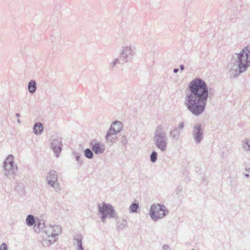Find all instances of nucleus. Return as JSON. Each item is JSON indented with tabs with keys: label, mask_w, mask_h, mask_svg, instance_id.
I'll list each match as a JSON object with an SVG mask.
<instances>
[{
	"label": "nucleus",
	"mask_w": 250,
	"mask_h": 250,
	"mask_svg": "<svg viewBox=\"0 0 250 250\" xmlns=\"http://www.w3.org/2000/svg\"><path fill=\"white\" fill-rule=\"evenodd\" d=\"M188 87L190 93L187 96L185 104L192 113L199 115L205 109L208 95V87L204 81L195 79L190 83Z\"/></svg>",
	"instance_id": "obj_1"
},
{
	"label": "nucleus",
	"mask_w": 250,
	"mask_h": 250,
	"mask_svg": "<svg viewBox=\"0 0 250 250\" xmlns=\"http://www.w3.org/2000/svg\"><path fill=\"white\" fill-rule=\"evenodd\" d=\"M238 66L240 72L244 71L250 65V48L245 47L238 55Z\"/></svg>",
	"instance_id": "obj_2"
},
{
	"label": "nucleus",
	"mask_w": 250,
	"mask_h": 250,
	"mask_svg": "<svg viewBox=\"0 0 250 250\" xmlns=\"http://www.w3.org/2000/svg\"><path fill=\"white\" fill-rule=\"evenodd\" d=\"M166 213L165 206L156 204L151 206L149 215L153 220L157 221L166 216Z\"/></svg>",
	"instance_id": "obj_3"
},
{
	"label": "nucleus",
	"mask_w": 250,
	"mask_h": 250,
	"mask_svg": "<svg viewBox=\"0 0 250 250\" xmlns=\"http://www.w3.org/2000/svg\"><path fill=\"white\" fill-rule=\"evenodd\" d=\"M122 129V124L120 122H115L113 123L106 135V138L108 141H111L112 139H116V134L120 131Z\"/></svg>",
	"instance_id": "obj_4"
},
{
	"label": "nucleus",
	"mask_w": 250,
	"mask_h": 250,
	"mask_svg": "<svg viewBox=\"0 0 250 250\" xmlns=\"http://www.w3.org/2000/svg\"><path fill=\"white\" fill-rule=\"evenodd\" d=\"M99 209L100 212L102 214V219L103 222L105 218L107 216L114 217V210L110 205L103 203L99 206Z\"/></svg>",
	"instance_id": "obj_5"
},
{
	"label": "nucleus",
	"mask_w": 250,
	"mask_h": 250,
	"mask_svg": "<svg viewBox=\"0 0 250 250\" xmlns=\"http://www.w3.org/2000/svg\"><path fill=\"white\" fill-rule=\"evenodd\" d=\"M92 149L95 154H99L103 153L104 150V146L99 142H93L91 143Z\"/></svg>",
	"instance_id": "obj_6"
},
{
	"label": "nucleus",
	"mask_w": 250,
	"mask_h": 250,
	"mask_svg": "<svg viewBox=\"0 0 250 250\" xmlns=\"http://www.w3.org/2000/svg\"><path fill=\"white\" fill-rule=\"evenodd\" d=\"M156 146L161 150L164 151L166 149V144L164 138L161 137L159 134L156 135Z\"/></svg>",
	"instance_id": "obj_7"
},
{
	"label": "nucleus",
	"mask_w": 250,
	"mask_h": 250,
	"mask_svg": "<svg viewBox=\"0 0 250 250\" xmlns=\"http://www.w3.org/2000/svg\"><path fill=\"white\" fill-rule=\"evenodd\" d=\"M48 183L51 186L54 185L57 180V175L55 171H51L47 176Z\"/></svg>",
	"instance_id": "obj_8"
},
{
	"label": "nucleus",
	"mask_w": 250,
	"mask_h": 250,
	"mask_svg": "<svg viewBox=\"0 0 250 250\" xmlns=\"http://www.w3.org/2000/svg\"><path fill=\"white\" fill-rule=\"evenodd\" d=\"M14 157L12 155L9 156L4 162V167L6 170H10L13 167Z\"/></svg>",
	"instance_id": "obj_9"
},
{
	"label": "nucleus",
	"mask_w": 250,
	"mask_h": 250,
	"mask_svg": "<svg viewBox=\"0 0 250 250\" xmlns=\"http://www.w3.org/2000/svg\"><path fill=\"white\" fill-rule=\"evenodd\" d=\"M50 230L51 232V236L55 237L59 234H60L62 232V228L59 226H53L50 228Z\"/></svg>",
	"instance_id": "obj_10"
},
{
	"label": "nucleus",
	"mask_w": 250,
	"mask_h": 250,
	"mask_svg": "<svg viewBox=\"0 0 250 250\" xmlns=\"http://www.w3.org/2000/svg\"><path fill=\"white\" fill-rule=\"evenodd\" d=\"M195 131L196 132V135L195 137V139L196 141L199 143L201 140L202 138V134L201 132V128L200 126L199 125H197L194 127Z\"/></svg>",
	"instance_id": "obj_11"
},
{
	"label": "nucleus",
	"mask_w": 250,
	"mask_h": 250,
	"mask_svg": "<svg viewBox=\"0 0 250 250\" xmlns=\"http://www.w3.org/2000/svg\"><path fill=\"white\" fill-rule=\"evenodd\" d=\"M43 129V125L41 123H36L34 125V130L35 134H40Z\"/></svg>",
	"instance_id": "obj_12"
},
{
	"label": "nucleus",
	"mask_w": 250,
	"mask_h": 250,
	"mask_svg": "<svg viewBox=\"0 0 250 250\" xmlns=\"http://www.w3.org/2000/svg\"><path fill=\"white\" fill-rule=\"evenodd\" d=\"M36 89V83L34 81H31L28 84V90L31 93H34Z\"/></svg>",
	"instance_id": "obj_13"
},
{
	"label": "nucleus",
	"mask_w": 250,
	"mask_h": 250,
	"mask_svg": "<svg viewBox=\"0 0 250 250\" xmlns=\"http://www.w3.org/2000/svg\"><path fill=\"white\" fill-rule=\"evenodd\" d=\"M26 221L28 226H32L35 223V219L33 216L31 215H28L26 218Z\"/></svg>",
	"instance_id": "obj_14"
},
{
	"label": "nucleus",
	"mask_w": 250,
	"mask_h": 250,
	"mask_svg": "<svg viewBox=\"0 0 250 250\" xmlns=\"http://www.w3.org/2000/svg\"><path fill=\"white\" fill-rule=\"evenodd\" d=\"M57 143L58 144V146L53 147L54 151L56 153L60 152L61 150V145L58 141H54L53 143V145H55Z\"/></svg>",
	"instance_id": "obj_15"
},
{
	"label": "nucleus",
	"mask_w": 250,
	"mask_h": 250,
	"mask_svg": "<svg viewBox=\"0 0 250 250\" xmlns=\"http://www.w3.org/2000/svg\"><path fill=\"white\" fill-rule=\"evenodd\" d=\"M84 155L88 158H92L93 157L92 152L88 148H87L84 151Z\"/></svg>",
	"instance_id": "obj_16"
},
{
	"label": "nucleus",
	"mask_w": 250,
	"mask_h": 250,
	"mask_svg": "<svg viewBox=\"0 0 250 250\" xmlns=\"http://www.w3.org/2000/svg\"><path fill=\"white\" fill-rule=\"evenodd\" d=\"M139 208V205L138 204L133 203L130 207V210L131 212H135L136 211L137 209Z\"/></svg>",
	"instance_id": "obj_17"
},
{
	"label": "nucleus",
	"mask_w": 250,
	"mask_h": 250,
	"mask_svg": "<svg viewBox=\"0 0 250 250\" xmlns=\"http://www.w3.org/2000/svg\"><path fill=\"white\" fill-rule=\"evenodd\" d=\"M150 158H151V161L152 162H155L156 160H157V153L155 152V151H153L151 155V156H150Z\"/></svg>",
	"instance_id": "obj_18"
},
{
	"label": "nucleus",
	"mask_w": 250,
	"mask_h": 250,
	"mask_svg": "<svg viewBox=\"0 0 250 250\" xmlns=\"http://www.w3.org/2000/svg\"><path fill=\"white\" fill-rule=\"evenodd\" d=\"M78 250H83L82 245V242H81V238L79 239V240L78 241Z\"/></svg>",
	"instance_id": "obj_19"
},
{
	"label": "nucleus",
	"mask_w": 250,
	"mask_h": 250,
	"mask_svg": "<svg viewBox=\"0 0 250 250\" xmlns=\"http://www.w3.org/2000/svg\"><path fill=\"white\" fill-rule=\"evenodd\" d=\"M7 246L5 243L2 244L0 246V250H7Z\"/></svg>",
	"instance_id": "obj_20"
},
{
	"label": "nucleus",
	"mask_w": 250,
	"mask_h": 250,
	"mask_svg": "<svg viewBox=\"0 0 250 250\" xmlns=\"http://www.w3.org/2000/svg\"><path fill=\"white\" fill-rule=\"evenodd\" d=\"M161 129H162L161 127H158L157 130V131H161Z\"/></svg>",
	"instance_id": "obj_21"
},
{
	"label": "nucleus",
	"mask_w": 250,
	"mask_h": 250,
	"mask_svg": "<svg viewBox=\"0 0 250 250\" xmlns=\"http://www.w3.org/2000/svg\"><path fill=\"white\" fill-rule=\"evenodd\" d=\"M178 69H175L174 70V73H176V72H178Z\"/></svg>",
	"instance_id": "obj_22"
},
{
	"label": "nucleus",
	"mask_w": 250,
	"mask_h": 250,
	"mask_svg": "<svg viewBox=\"0 0 250 250\" xmlns=\"http://www.w3.org/2000/svg\"><path fill=\"white\" fill-rule=\"evenodd\" d=\"M180 67H181V70H183L184 69V66L183 65H181Z\"/></svg>",
	"instance_id": "obj_23"
}]
</instances>
